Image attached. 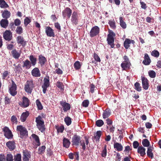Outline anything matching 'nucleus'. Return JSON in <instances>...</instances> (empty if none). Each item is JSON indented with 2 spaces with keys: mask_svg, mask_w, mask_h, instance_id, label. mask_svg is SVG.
<instances>
[{
  "mask_svg": "<svg viewBox=\"0 0 161 161\" xmlns=\"http://www.w3.org/2000/svg\"><path fill=\"white\" fill-rule=\"evenodd\" d=\"M90 91L92 93L94 92V89L95 88V85L93 84H91L90 85Z\"/></svg>",
  "mask_w": 161,
  "mask_h": 161,
  "instance_id": "61",
  "label": "nucleus"
},
{
  "mask_svg": "<svg viewBox=\"0 0 161 161\" xmlns=\"http://www.w3.org/2000/svg\"><path fill=\"white\" fill-rule=\"evenodd\" d=\"M121 65L123 69H129L131 65V64L130 62H122Z\"/></svg>",
  "mask_w": 161,
  "mask_h": 161,
  "instance_id": "31",
  "label": "nucleus"
},
{
  "mask_svg": "<svg viewBox=\"0 0 161 161\" xmlns=\"http://www.w3.org/2000/svg\"><path fill=\"white\" fill-rule=\"evenodd\" d=\"M34 87L33 82L32 80H27L25 85V91L29 94H31L33 88Z\"/></svg>",
  "mask_w": 161,
  "mask_h": 161,
  "instance_id": "3",
  "label": "nucleus"
},
{
  "mask_svg": "<svg viewBox=\"0 0 161 161\" xmlns=\"http://www.w3.org/2000/svg\"><path fill=\"white\" fill-rule=\"evenodd\" d=\"M63 144L64 147L68 148L70 146V142L68 139L64 137L63 139Z\"/></svg>",
  "mask_w": 161,
  "mask_h": 161,
  "instance_id": "25",
  "label": "nucleus"
},
{
  "mask_svg": "<svg viewBox=\"0 0 161 161\" xmlns=\"http://www.w3.org/2000/svg\"><path fill=\"white\" fill-rule=\"evenodd\" d=\"M109 25L110 26V27L112 29H115L116 27V25H115V21L112 20H109L108 23Z\"/></svg>",
  "mask_w": 161,
  "mask_h": 161,
  "instance_id": "47",
  "label": "nucleus"
},
{
  "mask_svg": "<svg viewBox=\"0 0 161 161\" xmlns=\"http://www.w3.org/2000/svg\"><path fill=\"white\" fill-rule=\"evenodd\" d=\"M3 131L4 132V136L8 139H11L13 137V135L11 131L9 128L5 126L3 129Z\"/></svg>",
  "mask_w": 161,
  "mask_h": 161,
  "instance_id": "8",
  "label": "nucleus"
},
{
  "mask_svg": "<svg viewBox=\"0 0 161 161\" xmlns=\"http://www.w3.org/2000/svg\"><path fill=\"white\" fill-rule=\"evenodd\" d=\"M151 62V60L147 54H145L144 59L142 62V63L145 65H148L150 64Z\"/></svg>",
  "mask_w": 161,
  "mask_h": 161,
  "instance_id": "26",
  "label": "nucleus"
},
{
  "mask_svg": "<svg viewBox=\"0 0 161 161\" xmlns=\"http://www.w3.org/2000/svg\"><path fill=\"white\" fill-rule=\"evenodd\" d=\"M64 122L68 126L70 125L71 123V119L69 117L67 116L64 118Z\"/></svg>",
  "mask_w": 161,
  "mask_h": 161,
  "instance_id": "41",
  "label": "nucleus"
},
{
  "mask_svg": "<svg viewBox=\"0 0 161 161\" xmlns=\"http://www.w3.org/2000/svg\"><path fill=\"white\" fill-rule=\"evenodd\" d=\"M107 145H105L104 146L103 149L102 153H101V156L102 157L104 158H105L107 155Z\"/></svg>",
  "mask_w": 161,
  "mask_h": 161,
  "instance_id": "48",
  "label": "nucleus"
},
{
  "mask_svg": "<svg viewBox=\"0 0 161 161\" xmlns=\"http://www.w3.org/2000/svg\"><path fill=\"white\" fill-rule=\"evenodd\" d=\"M0 7L2 8H6L9 7L4 0H0Z\"/></svg>",
  "mask_w": 161,
  "mask_h": 161,
  "instance_id": "37",
  "label": "nucleus"
},
{
  "mask_svg": "<svg viewBox=\"0 0 161 161\" xmlns=\"http://www.w3.org/2000/svg\"><path fill=\"white\" fill-rule=\"evenodd\" d=\"M21 156L20 154L18 153L14 156V161H21Z\"/></svg>",
  "mask_w": 161,
  "mask_h": 161,
  "instance_id": "44",
  "label": "nucleus"
},
{
  "mask_svg": "<svg viewBox=\"0 0 161 161\" xmlns=\"http://www.w3.org/2000/svg\"><path fill=\"white\" fill-rule=\"evenodd\" d=\"M89 101L88 100H84L82 103V106L85 107H87L89 104Z\"/></svg>",
  "mask_w": 161,
  "mask_h": 161,
  "instance_id": "58",
  "label": "nucleus"
},
{
  "mask_svg": "<svg viewBox=\"0 0 161 161\" xmlns=\"http://www.w3.org/2000/svg\"><path fill=\"white\" fill-rule=\"evenodd\" d=\"M2 16L4 18V19H7L10 17L11 13L9 11L7 10H5L3 11H2Z\"/></svg>",
  "mask_w": 161,
  "mask_h": 161,
  "instance_id": "29",
  "label": "nucleus"
},
{
  "mask_svg": "<svg viewBox=\"0 0 161 161\" xmlns=\"http://www.w3.org/2000/svg\"><path fill=\"white\" fill-rule=\"evenodd\" d=\"M56 85L61 90H64V85L62 82L58 81L56 83Z\"/></svg>",
  "mask_w": 161,
  "mask_h": 161,
  "instance_id": "46",
  "label": "nucleus"
},
{
  "mask_svg": "<svg viewBox=\"0 0 161 161\" xmlns=\"http://www.w3.org/2000/svg\"><path fill=\"white\" fill-rule=\"evenodd\" d=\"M142 143L145 147H148L150 145L149 142L147 139H143L142 141Z\"/></svg>",
  "mask_w": 161,
  "mask_h": 161,
  "instance_id": "45",
  "label": "nucleus"
},
{
  "mask_svg": "<svg viewBox=\"0 0 161 161\" xmlns=\"http://www.w3.org/2000/svg\"><path fill=\"white\" fill-rule=\"evenodd\" d=\"M93 58L95 61L97 62H101L100 58L97 54L96 53H94Z\"/></svg>",
  "mask_w": 161,
  "mask_h": 161,
  "instance_id": "57",
  "label": "nucleus"
},
{
  "mask_svg": "<svg viewBox=\"0 0 161 161\" xmlns=\"http://www.w3.org/2000/svg\"><path fill=\"white\" fill-rule=\"evenodd\" d=\"M32 137L34 139L35 142L36 143V145L37 146H39L41 143L40 142V140L39 137L38 136L35 134H33L31 135Z\"/></svg>",
  "mask_w": 161,
  "mask_h": 161,
  "instance_id": "35",
  "label": "nucleus"
},
{
  "mask_svg": "<svg viewBox=\"0 0 161 161\" xmlns=\"http://www.w3.org/2000/svg\"><path fill=\"white\" fill-rule=\"evenodd\" d=\"M64 130V126H60L59 127L57 128L58 132L63 133Z\"/></svg>",
  "mask_w": 161,
  "mask_h": 161,
  "instance_id": "63",
  "label": "nucleus"
},
{
  "mask_svg": "<svg viewBox=\"0 0 161 161\" xmlns=\"http://www.w3.org/2000/svg\"><path fill=\"white\" fill-rule=\"evenodd\" d=\"M114 148L118 151H121L123 150V147L122 145L118 142H114Z\"/></svg>",
  "mask_w": 161,
  "mask_h": 161,
  "instance_id": "30",
  "label": "nucleus"
},
{
  "mask_svg": "<svg viewBox=\"0 0 161 161\" xmlns=\"http://www.w3.org/2000/svg\"><path fill=\"white\" fill-rule=\"evenodd\" d=\"M31 65L30 61L27 59L23 61V64L22 67H25L26 69H28L31 67Z\"/></svg>",
  "mask_w": 161,
  "mask_h": 161,
  "instance_id": "28",
  "label": "nucleus"
},
{
  "mask_svg": "<svg viewBox=\"0 0 161 161\" xmlns=\"http://www.w3.org/2000/svg\"><path fill=\"white\" fill-rule=\"evenodd\" d=\"M17 130L19 132L20 136L22 138L26 135H28V131L26 129L21 125L17 126Z\"/></svg>",
  "mask_w": 161,
  "mask_h": 161,
  "instance_id": "4",
  "label": "nucleus"
},
{
  "mask_svg": "<svg viewBox=\"0 0 161 161\" xmlns=\"http://www.w3.org/2000/svg\"><path fill=\"white\" fill-rule=\"evenodd\" d=\"M71 21L73 25H76L78 24V15L77 12H73L71 16Z\"/></svg>",
  "mask_w": 161,
  "mask_h": 161,
  "instance_id": "15",
  "label": "nucleus"
},
{
  "mask_svg": "<svg viewBox=\"0 0 161 161\" xmlns=\"http://www.w3.org/2000/svg\"><path fill=\"white\" fill-rule=\"evenodd\" d=\"M153 151V148L151 147H149L147 148V156L149 158H150L151 159H152L153 157V154L152 153Z\"/></svg>",
  "mask_w": 161,
  "mask_h": 161,
  "instance_id": "33",
  "label": "nucleus"
},
{
  "mask_svg": "<svg viewBox=\"0 0 161 161\" xmlns=\"http://www.w3.org/2000/svg\"><path fill=\"white\" fill-rule=\"evenodd\" d=\"M42 117L40 115L36 118V122L37 127L41 132H43L45 130V127L44 125V121L42 120Z\"/></svg>",
  "mask_w": 161,
  "mask_h": 161,
  "instance_id": "1",
  "label": "nucleus"
},
{
  "mask_svg": "<svg viewBox=\"0 0 161 161\" xmlns=\"http://www.w3.org/2000/svg\"><path fill=\"white\" fill-rule=\"evenodd\" d=\"M99 27L97 26H94L92 28L90 32V36L91 37L95 36L99 34Z\"/></svg>",
  "mask_w": 161,
  "mask_h": 161,
  "instance_id": "5",
  "label": "nucleus"
},
{
  "mask_svg": "<svg viewBox=\"0 0 161 161\" xmlns=\"http://www.w3.org/2000/svg\"><path fill=\"white\" fill-rule=\"evenodd\" d=\"M46 147L45 146H42L39 147L38 153L39 154H42L45 152Z\"/></svg>",
  "mask_w": 161,
  "mask_h": 161,
  "instance_id": "40",
  "label": "nucleus"
},
{
  "mask_svg": "<svg viewBox=\"0 0 161 161\" xmlns=\"http://www.w3.org/2000/svg\"><path fill=\"white\" fill-rule=\"evenodd\" d=\"M4 160L6 161H13L14 158L13 155L10 153H9L6 155V157H5Z\"/></svg>",
  "mask_w": 161,
  "mask_h": 161,
  "instance_id": "36",
  "label": "nucleus"
},
{
  "mask_svg": "<svg viewBox=\"0 0 161 161\" xmlns=\"http://www.w3.org/2000/svg\"><path fill=\"white\" fill-rule=\"evenodd\" d=\"M146 149L142 146H140L138 147L137 153H139L140 156L144 157L146 155Z\"/></svg>",
  "mask_w": 161,
  "mask_h": 161,
  "instance_id": "23",
  "label": "nucleus"
},
{
  "mask_svg": "<svg viewBox=\"0 0 161 161\" xmlns=\"http://www.w3.org/2000/svg\"><path fill=\"white\" fill-rule=\"evenodd\" d=\"M11 86L9 88V92L12 96H14L17 93V86L13 80H11Z\"/></svg>",
  "mask_w": 161,
  "mask_h": 161,
  "instance_id": "6",
  "label": "nucleus"
},
{
  "mask_svg": "<svg viewBox=\"0 0 161 161\" xmlns=\"http://www.w3.org/2000/svg\"><path fill=\"white\" fill-rule=\"evenodd\" d=\"M29 59L31 61V64L33 66H34L36 64L37 58L33 55H31L29 57Z\"/></svg>",
  "mask_w": 161,
  "mask_h": 161,
  "instance_id": "34",
  "label": "nucleus"
},
{
  "mask_svg": "<svg viewBox=\"0 0 161 161\" xmlns=\"http://www.w3.org/2000/svg\"><path fill=\"white\" fill-rule=\"evenodd\" d=\"M23 156L24 157H26L30 158L31 157L30 153L27 150H23Z\"/></svg>",
  "mask_w": 161,
  "mask_h": 161,
  "instance_id": "52",
  "label": "nucleus"
},
{
  "mask_svg": "<svg viewBox=\"0 0 161 161\" xmlns=\"http://www.w3.org/2000/svg\"><path fill=\"white\" fill-rule=\"evenodd\" d=\"M135 42L134 40H130L128 38H126L124 42V47L125 49H128L130 47L129 44L130 43L134 44Z\"/></svg>",
  "mask_w": 161,
  "mask_h": 161,
  "instance_id": "20",
  "label": "nucleus"
},
{
  "mask_svg": "<svg viewBox=\"0 0 161 161\" xmlns=\"http://www.w3.org/2000/svg\"><path fill=\"white\" fill-rule=\"evenodd\" d=\"M135 89L138 92H140L142 91V87L140 84L138 82H136L134 84Z\"/></svg>",
  "mask_w": 161,
  "mask_h": 161,
  "instance_id": "39",
  "label": "nucleus"
},
{
  "mask_svg": "<svg viewBox=\"0 0 161 161\" xmlns=\"http://www.w3.org/2000/svg\"><path fill=\"white\" fill-rule=\"evenodd\" d=\"M120 25L121 27L123 29L126 28V24L125 22L123 20V19L122 17L119 18Z\"/></svg>",
  "mask_w": 161,
  "mask_h": 161,
  "instance_id": "38",
  "label": "nucleus"
},
{
  "mask_svg": "<svg viewBox=\"0 0 161 161\" xmlns=\"http://www.w3.org/2000/svg\"><path fill=\"white\" fill-rule=\"evenodd\" d=\"M141 80L143 88L145 90L148 89L149 86L148 80L147 78L142 76L141 77Z\"/></svg>",
  "mask_w": 161,
  "mask_h": 161,
  "instance_id": "14",
  "label": "nucleus"
},
{
  "mask_svg": "<svg viewBox=\"0 0 161 161\" xmlns=\"http://www.w3.org/2000/svg\"><path fill=\"white\" fill-rule=\"evenodd\" d=\"M29 113L28 111H26L23 113L20 117V119L21 121L22 122H25L29 115Z\"/></svg>",
  "mask_w": 161,
  "mask_h": 161,
  "instance_id": "27",
  "label": "nucleus"
},
{
  "mask_svg": "<svg viewBox=\"0 0 161 161\" xmlns=\"http://www.w3.org/2000/svg\"><path fill=\"white\" fill-rule=\"evenodd\" d=\"M16 32L18 34H21L23 33V29L21 26H18L16 30Z\"/></svg>",
  "mask_w": 161,
  "mask_h": 161,
  "instance_id": "55",
  "label": "nucleus"
},
{
  "mask_svg": "<svg viewBox=\"0 0 161 161\" xmlns=\"http://www.w3.org/2000/svg\"><path fill=\"white\" fill-rule=\"evenodd\" d=\"M44 83L42 86L43 92L44 94L46 93L47 88L49 86V76H47L44 79Z\"/></svg>",
  "mask_w": 161,
  "mask_h": 161,
  "instance_id": "7",
  "label": "nucleus"
},
{
  "mask_svg": "<svg viewBox=\"0 0 161 161\" xmlns=\"http://www.w3.org/2000/svg\"><path fill=\"white\" fill-rule=\"evenodd\" d=\"M32 75L35 77H38L41 76L40 71H31Z\"/></svg>",
  "mask_w": 161,
  "mask_h": 161,
  "instance_id": "53",
  "label": "nucleus"
},
{
  "mask_svg": "<svg viewBox=\"0 0 161 161\" xmlns=\"http://www.w3.org/2000/svg\"><path fill=\"white\" fill-rule=\"evenodd\" d=\"M74 66L76 70L80 69L81 66L80 63L79 61H76L74 64Z\"/></svg>",
  "mask_w": 161,
  "mask_h": 161,
  "instance_id": "43",
  "label": "nucleus"
},
{
  "mask_svg": "<svg viewBox=\"0 0 161 161\" xmlns=\"http://www.w3.org/2000/svg\"><path fill=\"white\" fill-rule=\"evenodd\" d=\"M80 140V137L76 134H75L72 138L73 145L78 146Z\"/></svg>",
  "mask_w": 161,
  "mask_h": 161,
  "instance_id": "9",
  "label": "nucleus"
},
{
  "mask_svg": "<svg viewBox=\"0 0 161 161\" xmlns=\"http://www.w3.org/2000/svg\"><path fill=\"white\" fill-rule=\"evenodd\" d=\"M60 104L63 108V109L64 112H67L70 109V105L66 102L63 101H61L60 102Z\"/></svg>",
  "mask_w": 161,
  "mask_h": 161,
  "instance_id": "16",
  "label": "nucleus"
},
{
  "mask_svg": "<svg viewBox=\"0 0 161 161\" xmlns=\"http://www.w3.org/2000/svg\"><path fill=\"white\" fill-rule=\"evenodd\" d=\"M6 145L10 151H13L16 148L15 143L14 141H9L6 143Z\"/></svg>",
  "mask_w": 161,
  "mask_h": 161,
  "instance_id": "17",
  "label": "nucleus"
},
{
  "mask_svg": "<svg viewBox=\"0 0 161 161\" xmlns=\"http://www.w3.org/2000/svg\"><path fill=\"white\" fill-rule=\"evenodd\" d=\"M110 114V110L109 109L107 108L104 111L103 114V117L104 119H106L108 118Z\"/></svg>",
  "mask_w": 161,
  "mask_h": 161,
  "instance_id": "32",
  "label": "nucleus"
},
{
  "mask_svg": "<svg viewBox=\"0 0 161 161\" xmlns=\"http://www.w3.org/2000/svg\"><path fill=\"white\" fill-rule=\"evenodd\" d=\"M8 21L7 19H2L0 21V25L1 27L6 29L8 26Z\"/></svg>",
  "mask_w": 161,
  "mask_h": 161,
  "instance_id": "24",
  "label": "nucleus"
},
{
  "mask_svg": "<svg viewBox=\"0 0 161 161\" xmlns=\"http://www.w3.org/2000/svg\"><path fill=\"white\" fill-rule=\"evenodd\" d=\"M45 32L47 36L54 37L55 36L54 30L49 26L46 27Z\"/></svg>",
  "mask_w": 161,
  "mask_h": 161,
  "instance_id": "13",
  "label": "nucleus"
},
{
  "mask_svg": "<svg viewBox=\"0 0 161 161\" xmlns=\"http://www.w3.org/2000/svg\"><path fill=\"white\" fill-rule=\"evenodd\" d=\"M132 150V149L130 148V147L129 146H126L125 147V149L124 150V152L127 153H128L129 152Z\"/></svg>",
  "mask_w": 161,
  "mask_h": 161,
  "instance_id": "62",
  "label": "nucleus"
},
{
  "mask_svg": "<svg viewBox=\"0 0 161 161\" xmlns=\"http://www.w3.org/2000/svg\"><path fill=\"white\" fill-rule=\"evenodd\" d=\"M115 36V33L112 31L109 32V34L108 35L107 38L108 44L110 45V47L113 48L114 47V37Z\"/></svg>",
  "mask_w": 161,
  "mask_h": 161,
  "instance_id": "2",
  "label": "nucleus"
},
{
  "mask_svg": "<svg viewBox=\"0 0 161 161\" xmlns=\"http://www.w3.org/2000/svg\"><path fill=\"white\" fill-rule=\"evenodd\" d=\"M36 103L38 109L39 110H42L43 109V107L39 100V99H37Z\"/></svg>",
  "mask_w": 161,
  "mask_h": 161,
  "instance_id": "42",
  "label": "nucleus"
},
{
  "mask_svg": "<svg viewBox=\"0 0 161 161\" xmlns=\"http://www.w3.org/2000/svg\"><path fill=\"white\" fill-rule=\"evenodd\" d=\"M4 39L8 41L11 40L12 38V32L9 30H6L4 31L3 34Z\"/></svg>",
  "mask_w": 161,
  "mask_h": 161,
  "instance_id": "10",
  "label": "nucleus"
},
{
  "mask_svg": "<svg viewBox=\"0 0 161 161\" xmlns=\"http://www.w3.org/2000/svg\"><path fill=\"white\" fill-rule=\"evenodd\" d=\"M38 60L39 61V63L42 66L44 65L47 61L46 58L42 55H40L39 56Z\"/></svg>",
  "mask_w": 161,
  "mask_h": 161,
  "instance_id": "22",
  "label": "nucleus"
},
{
  "mask_svg": "<svg viewBox=\"0 0 161 161\" xmlns=\"http://www.w3.org/2000/svg\"><path fill=\"white\" fill-rule=\"evenodd\" d=\"M84 138L85 139L86 142H85L84 140H80V146L82 147V149L84 151H85L86 148L85 144H86L87 146L88 144L89 143V138L86 136H84Z\"/></svg>",
  "mask_w": 161,
  "mask_h": 161,
  "instance_id": "18",
  "label": "nucleus"
},
{
  "mask_svg": "<svg viewBox=\"0 0 161 161\" xmlns=\"http://www.w3.org/2000/svg\"><path fill=\"white\" fill-rule=\"evenodd\" d=\"M10 120L13 123L17 124L18 123L17 119L15 115H13L11 116Z\"/></svg>",
  "mask_w": 161,
  "mask_h": 161,
  "instance_id": "56",
  "label": "nucleus"
},
{
  "mask_svg": "<svg viewBox=\"0 0 161 161\" xmlns=\"http://www.w3.org/2000/svg\"><path fill=\"white\" fill-rule=\"evenodd\" d=\"M11 102L10 98L7 96L5 97L4 98V103L5 105L10 103Z\"/></svg>",
  "mask_w": 161,
  "mask_h": 161,
  "instance_id": "60",
  "label": "nucleus"
},
{
  "mask_svg": "<svg viewBox=\"0 0 161 161\" xmlns=\"http://www.w3.org/2000/svg\"><path fill=\"white\" fill-rule=\"evenodd\" d=\"M17 42L18 44H20L23 47L26 46L27 42L25 41L24 37L21 36H18L16 38Z\"/></svg>",
  "mask_w": 161,
  "mask_h": 161,
  "instance_id": "19",
  "label": "nucleus"
},
{
  "mask_svg": "<svg viewBox=\"0 0 161 161\" xmlns=\"http://www.w3.org/2000/svg\"><path fill=\"white\" fill-rule=\"evenodd\" d=\"M102 134V132L101 131H98L97 132L96 134L94 136V138L96 139V141H99Z\"/></svg>",
  "mask_w": 161,
  "mask_h": 161,
  "instance_id": "50",
  "label": "nucleus"
},
{
  "mask_svg": "<svg viewBox=\"0 0 161 161\" xmlns=\"http://www.w3.org/2000/svg\"><path fill=\"white\" fill-rule=\"evenodd\" d=\"M104 124V122L101 119H99L96 122V125L97 127H100L102 126Z\"/></svg>",
  "mask_w": 161,
  "mask_h": 161,
  "instance_id": "49",
  "label": "nucleus"
},
{
  "mask_svg": "<svg viewBox=\"0 0 161 161\" xmlns=\"http://www.w3.org/2000/svg\"><path fill=\"white\" fill-rule=\"evenodd\" d=\"M22 102L19 104L22 107L25 108L29 106L30 102V100L27 97L24 96L22 97Z\"/></svg>",
  "mask_w": 161,
  "mask_h": 161,
  "instance_id": "12",
  "label": "nucleus"
},
{
  "mask_svg": "<svg viewBox=\"0 0 161 161\" xmlns=\"http://www.w3.org/2000/svg\"><path fill=\"white\" fill-rule=\"evenodd\" d=\"M151 55L153 56L156 58H158L159 56V53L157 50H154L152 51V52L151 53Z\"/></svg>",
  "mask_w": 161,
  "mask_h": 161,
  "instance_id": "54",
  "label": "nucleus"
},
{
  "mask_svg": "<svg viewBox=\"0 0 161 161\" xmlns=\"http://www.w3.org/2000/svg\"><path fill=\"white\" fill-rule=\"evenodd\" d=\"M11 53L13 57L15 59H18L20 56L21 51L20 50L19 52H18L16 49H14L11 51Z\"/></svg>",
  "mask_w": 161,
  "mask_h": 161,
  "instance_id": "21",
  "label": "nucleus"
},
{
  "mask_svg": "<svg viewBox=\"0 0 161 161\" xmlns=\"http://www.w3.org/2000/svg\"><path fill=\"white\" fill-rule=\"evenodd\" d=\"M72 13V10L69 7L66 8L62 12V15L64 18L67 17L69 18Z\"/></svg>",
  "mask_w": 161,
  "mask_h": 161,
  "instance_id": "11",
  "label": "nucleus"
},
{
  "mask_svg": "<svg viewBox=\"0 0 161 161\" xmlns=\"http://www.w3.org/2000/svg\"><path fill=\"white\" fill-rule=\"evenodd\" d=\"M121 156L119 153H117L115 157V160L116 161H121Z\"/></svg>",
  "mask_w": 161,
  "mask_h": 161,
  "instance_id": "64",
  "label": "nucleus"
},
{
  "mask_svg": "<svg viewBox=\"0 0 161 161\" xmlns=\"http://www.w3.org/2000/svg\"><path fill=\"white\" fill-rule=\"evenodd\" d=\"M31 19L29 18L28 17H26L24 20V25L25 26H26L28 24L31 22Z\"/></svg>",
  "mask_w": 161,
  "mask_h": 161,
  "instance_id": "51",
  "label": "nucleus"
},
{
  "mask_svg": "<svg viewBox=\"0 0 161 161\" xmlns=\"http://www.w3.org/2000/svg\"><path fill=\"white\" fill-rule=\"evenodd\" d=\"M148 74L151 78H154L156 76V74L154 71H149Z\"/></svg>",
  "mask_w": 161,
  "mask_h": 161,
  "instance_id": "59",
  "label": "nucleus"
}]
</instances>
